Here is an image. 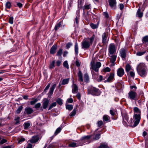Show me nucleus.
Listing matches in <instances>:
<instances>
[{
    "instance_id": "a878e982",
    "label": "nucleus",
    "mask_w": 148,
    "mask_h": 148,
    "mask_svg": "<svg viewBox=\"0 0 148 148\" xmlns=\"http://www.w3.org/2000/svg\"><path fill=\"white\" fill-rule=\"evenodd\" d=\"M90 4H85L84 7V10H89L90 8Z\"/></svg>"
},
{
    "instance_id": "ea45409f",
    "label": "nucleus",
    "mask_w": 148,
    "mask_h": 148,
    "mask_svg": "<svg viewBox=\"0 0 148 148\" xmlns=\"http://www.w3.org/2000/svg\"><path fill=\"white\" fill-rule=\"evenodd\" d=\"M5 6H6V8H8V9L10 8H11V3L9 1L7 2H6V3Z\"/></svg>"
},
{
    "instance_id": "0e129e2a",
    "label": "nucleus",
    "mask_w": 148,
    "mask_h": 148,
    "mask_svg": "<svg viewBox=\"0 0 148 148\" xmlns=\"http://www.w3.org/2000/svg\"><path fill=\"white\" fill-rule=\"evenodd\" d=\"M100 137V134H97L95 137V140H97L99 139Z\"/></svg>"
},
{
    "instance_id": "f3484780",
    "label": "nucleus",
    "mask_w": 148,
    "mask_h": 148,
    "mask_svg": "<svg viewBox=\"0 0 148 148\" xmlns=\"http://www.w3.org/2000/svg\"><path fill=\"white\" fill-rule=\"evenodd\" d=\"M39 138L37 136H33L32 139L29 140L30 142L32 143H34L37 142L39 140Z\"/></svg>"
},
{
    "instance_id": "7c9ffc66",
    "label": "nucleus",
    "mask_w": 148,
    "mask_h": 148,
    "mask_svg": "<svg viewBox=\"0 0 148 148\" xmlns=\"http://www.w3.org/2000/svg\"><path fill=\"white\" fill-rule=\"evenodd\" d=\"M30 124L29 122L25 123L24 124V127L25 129H27L30 126Z\"/></svg>"
},
{
    "instance_id": "9d476101",
    "label": "nucleus",
    "mask_w": 148,
    "mask_h": 148,
    "mask_svg": "<svg viewBox=\"0 0 148 148\" xmlns=\"http://www.w3.org/2000/svg\"><path fill=\"white\" fill-rule=\"evenodd\" d=\"M117 75L119 77H122L124 74V69L122 68H119L117 71Z\"/></svg>"
},
{
    "instance_id": "423d86ee",
    "label": "nucleus",
    "mask_w": 148,
    "mask_h": 148,
    "mask_svg": "<svg viewBox=\"0 0 148 148\" xmlns=\"http://www.w3.org/2000/svg\"><path fill=\"white\" fill-rule=\"evenodd\" d=\"M82 48L85 49H88L91 45L89 43L88 41L84 40L82 42Z\"/></svg>"
},
{
    "instance_id": "412c9836",
    "label": "nucleus",
    "mask_w": 148,
    "mask_h": 148,
    "mask_svg": "<svg viewBox=\"0 0 148 148\" xmlns=\"http://www.w3.org/2000/svg\"><path fill=\"white\" fill-rule=\"evenodd\" d=\"M78 91V87L75 84H73L72 86V92L73 93H76Z\"/></svg>"
},
{
    "instance_id": "c9c22d12",
    "label": "nucleus",
    "mask_w": 148,
    "mask_h": 148,
    "mask_svg": "<svg viewBox=\"0 0 148 148\" xmlns=\"http://www.w3.org/2000/svg\"><path fill=\"white\" fill-rule=\"evenodd\" d=\"M56 102L53 103L49 107V110H50L53 107L56 106Z\"/></svg>"
},
{
    "instance_id": "f8f14e48",
    "label": "nucleus",
    "mask_w": 148,
    "mask_h": 148,
    "mask_svg": "<svg viewBox=\"0 0 148 148\" xmlns=\"http://www.w3.org/2000/svg\"><path fill=\"white\" fill-rule=\"evenodd\" d=\"M123 125L125 126H127V123L126 121L128 123L129 122L128 121V116L126 114H123Z\"/></svg>"
},
{
    "instance_id": "69168bd1",
    "label": "nucleus",
    "mask_w": 148,
    "mask_h": 148,
    "mask_svg": "<svg viewBox=\"0 0 148 148\" xmlns=\"http://www.w3.org/2000/svg\"><path fill=\"white\" fill-rule=\"evenodd\" d=\"M61 63V62L59 60H58L56 62V65L58 66H59L60 65Z\"/></svg>"
},
{
    "instance_id": "bb28decb",
    "label": "nucleus",
    "mask_w": 148,
    "mask_h": 148,
    "mask_svg": "<svg viewBox=\"0 0 148 148\" xmlns=\"http://www.w3.org/2000/svg\"><path fill=\"white\" fill-rule=\"evenodd\" d=\"M106 39L107 37L106 34L105 33H104L102 35V42L103 44L106 43Z\"/></svg>"
},
{
    "instance_id": "58836bf2",
    "label": "nucleus",
    "mask_w": 148,
    "mask_h": 148,
    "mask_svg": "<svg viewBox=\"0 0 148 148\" xmlns=\"http://www.w3.org/2000/svg\"><path fill=\"white\" fill-rule=\"evenodd\" d=\"M134 114H139V109L137 107H134Z\"/></svg>"
},
{
    "instance_id": "dca6fc26",
    "label": "nucleus",
    "mask_w": 148,
    "mask_h": 148,
    "mask_svg": "<svg viewBox=\"0 0 148 148\" xmlns=\"http://www.w3.org/2000/svg\"><path fill=\"white\" fill-rule=\"evenodd\" d=\"M49 100L46 99H44L43 101V106L44 109H46L48 105Z\"/></svg>"
},
{
    "instance_id": "49530a36",
    "label": "nucleus",
    "mask_w": 148,
    "mask_h": 148,
    "mask_svg": "<svg viewBox=\"0 0 148 148\" xmlns=\"http://www.w3.org/2000/svg\"><path fill=\"white\" fill-rule=\"evenodd\" d=\"M38 101V100L36 98L35 99H33V100L30 101V104L31 105H33L36 103Z\"/></svg>"
},
{
    "instance_id": "1a4fd4ad",
    "label": "nucleus",
    "mask_w": 148,
    "mask_h": 148,
    "mask_svg": "<svg viewBox=\"0 0 148 148\" xmlns=\"http://www.w3.org/2000/svg\"><path fill=\"white\" fill-rule=\"evenodd\" d=\"M126 51V49L122 48L120 51V56L123 59H125V58Z\"/></svg>"
},
{
    "instance_id": "3c124183",
    "label": "nucleus",
    "mask_w": 148,
    "mask_h": 148,
    "mask_svg": "<svg viewBox=\"0 0 148 148\" xmlns=\"http://www.w3.org/2000/svg\"><path fill=\"white\" fill-rule=\"evenodd\" d=\"M9 22L11 24L13 23V17H11L9 18Z\"/></svg>"
},
{
    "instance_id": "72a5a7b5",
    "label": "nucleus",
    "mask_w": 148,
    "mask_h": 148,
    "mask_svg": "<svg viewBox=\"0 0 148 148\" xmlns=\"http://www.w3.org/2000/svg\"><path fill=\"white\" fill-rule=\"evenodd\" d=\"M63 66L64 67L69 69V65H68L67 61H65L63 63Z\"/></svg>"
},
{
    "instance_id": "4c0bfd02",
    "label": "nucleus",
    "mask_w": 148,
    "mask_h": 148,
    "mask_svg": "<svg viewBox=\"0 0 148 148\" xmlns=\"http://www.w3.org/2000/svg\"><path fill=\"white\" fill-rule=\"evenodd\" d=\"M66 108L69 110H71L73 108V106L71 105H67L66 106Z\"/></svg>"
},
{
    "instance_id": "bf43d9fd",
    "label": "nucleus",
    "mask_w": 148,
    "mask_h": 148,
    "mask_svg": "<svg viewBox=\"0 0 148 148\" xmlns=\"http://www.w3.org/2000/svg\"><path fill=\"white\" fill-rule=\"evenodd\" d=\"M103 15L106 18H108L109 17L108 14L106 12H104L103 13Z\"/></svg>"
},
{
    "instance_id": "052dcab7",
    "label": "nucleus",
    "mask_w": 148,
    "mask_h": 148,
    "mask_svg": "<svg viewBox=\"0 0 148 148\" xmlns=\"http://www.w3.org/2000/svg\"><path fill=\"white\" fill-rule=\"evenodd\" d=\"M119 7L120 9L121 10H122L124 8V6L123 4L121 3L120 4H119Z\"/></svg>"
},
{
    "instance_id": "338daca9",
    "label": "nucleus",
    "mask_w": 148,
    "mask_h": 148,
    "mask_svg": "<svg viewBox=\"0 0 148 148\" xmlns=\"http://www.w3.org/2000/svg\"><path fill=\"white\" fill-rule=\"evenodd\" d=\"M67 101L69 103H72L73 102V99L71 98H69L68 99Z\"/></svg>"
},
{
    "instance_id": "5fc2aeb1",
    "label": "nucleus",
    "mask_w": 148,
    "mask_h": 148,
    "mask_svg": "<svg viewBox=\"0 0 148 148\" xmlns=\"http://www.w3.org/2000/svg\"><path fill=\"white\" fill-rule=\"evenodd\" d=\"M25 140V139L24 138L21 137L19 139L18 141V143L19 144H21L22 142L24 141Z\"/></svg>"
},
{
    "instance_id": "13d9d810",
    "label": "nucleus",
    "mask_w": 148,
    "mask_h": 148,
    "mask_svg": "<svg viewBox=\"0 0 148 148\" xmlns=\"http://www.w3.org/2000/svg\"><path fill=\"white\" fill-rule=\"evenodd\" d=\"M97 124L98 126L100 127L103 124V122L101 121H99L98 122Z\"/></svg>"
},
{
    "instance_id": "393cba45",
    "label": "nucleus",
    "mask_w": 148,
    "mask_h": 148,
    "mask_svg": "<svg viewBox=\"0 0 148 148\" xmlns=\"http://www.w3.org/2000/svg\"><path fill=\"white\" fill-rule=\"evenodd\" d=\"M23 109L22 106L19 107L18 109L16 111V113L17 114H19Z\"/></svg>"
},
{
    "instance_id": "c756f323",
    "label": "nucleus",
    "mask_w": 148,
    "mask_h": 148,
    "mask_svg": "<svg viewBox=\"0 0 148 148\" xmlns=\"http://www.w3.org/2000/svg\"><path fill=\"white\" fill-rule=\"evenodd\" d=\"M61 130V128L60 127H58L56 130L55 132L54 135V136H56L60 132Z\"/></svg>"
},
{
    "instance_id": "ddd939ff",
    "label": "nucleus",
    "mask_w": 148,
    "mask_h": 148,
    "mask_svg": "<svg viewBox=\"0 0 148 148\" xmlns=\"http://www.w3.org/2000/svg\"><path fill=\"white\" fill-rule=\"evenodd\" d=\"M114 73H111L110 74L107 80L105 81V82H111L114 79Z\"/></svg>"
},
{
    "instance_id": "4468645a",
    "label": "nucleus",
    "mask_w": 148,
    "mask_h": 148,
    "mask_svg": "<svg viewBox=\"0 0 148 148\" xmlns=\"http://www.w3.org/2000/svg\"><path fill=\"white\" fill-rule=\"evenodd\" d=\"M56 86V84H54L50 88L49 91L48 92V96H51L53 94L54 89Z\"/></svg>"
},
{
    "instance_id": "b1692460",
    "label": "nucleus",
    "mask_w": 148,
    "mask_h": 148,
    "mask_svg": "<svg viewBox=\"0 0 148 148\" xmlns=\"http://www.w3.org/2000/svg\"><path fill=\"white\" fill-rule=\"evenodd\" d=\"M74 50L75 54L77 55L78 53V47L77 42H76L75 45Z\"/></svg>"
},
{
    "instance_id": "f257e3e1",
    "label": "nucleus",
    "mask_w": 148,
    "mask_h": 148,
    "mask_svg": "<svg viewBox=\"0 0 148 148\" xmlns=\"http://www.w3.org/2000/svg\"><path fill=\"white\" fill-rule=\"evenodd\" d=\"M148 69L144 63L139 64V75L142 77H145L147 74Z\"/></svg>"
},
{
    "instance_id": "473e14b6",
    "label": "nucleus",
    "mask_w": 148,
    "mask_h": 148,
    "mask_svg": "<svg viewBox=\"0 0 148 148\" xmlns=\"http://www.w3.org/2000/svg\"><path fill=\"white\" fill-rule=\"evenodd\" d=\"M69 79H64L62 82V84L64 85L67 84L69 81Z\"/></svg>"
},
{
    "instance_id": "603ef678",
    "label": "nucleus",
    "mask_w": 148,
    "mask_h": 148,
    "mask_svg": "<svg viewBox=\"0 0 148 148\" xmlns=\"http://www.w3.org/2000/svg\"><path fill=\"white\" fill-rule=\"evenodd\" d=\"M147 52V50H145L143 51H139V56L143 55Z\"/></svg>"
},
{
    "instance_id": "37998d69",
    "label": "nucleus",
    "mask_w": 148,
    "mask_h": 148,
    "mask_svg": "<svg viewBox=\"0 0 148 148\" xmlns=\"http://www.w3.org/2000/svg\"><path fill=\"white\" fill-rule=\"evenodd\" d=\"M56 102L57 103L60 105H62L63 103L62 100L60 98H58Z\"/></svg>"
},
{
    "instance_id": "9b49d317",
    "label": "nucleus",
    "mask_w": 148,
    "mask_h": 148,
    "mask_svg": "<svg viewBox=\"0 0 148 148\" xmlns=\"http://www.w3.org/2000/svg\"><path fill=\"white\" fill-rule=\"evenodd\" d=\"M129 97L131 99H134L136 95V92L133 91H130L128 94Z\"/></svg>"
},
{
    "instance_id": "c03bdc74",
    "label": "nucleus",
    "mask_w": 148,
    "mask_h": 148,
    "mask_svg": "<svg viewBox=\"0 0 148 148\" xmlns=\"http://www.w3.org/2000/svg\"><path fill=\"white\" fill-rule=\"evenodd\" d=\"M73 44L71 42H69L66 45V47L67 49H69L72 46Z\"/></svg>"
},
{
    "instance_id": "79ce46f5",
    "label": "nucleus",
    "mask_w": 148,
    "mask_h": 148,
    "mask_svg": "<svg viewBox=\"0 0 148 148\" xmlns=\"http://www.w3.org/2000/svg\"><path fill=\"white\" fill-rule=\"evenodd\" d=\"M103 120L104 121H107L109 120V117L107 115H104L103 116Z\"/></svg>"
},
{
    "instance_id": "de8ad7c7",
    "label": "nucleus",
    "mask_w": 148,
    "mask_h": 148,
    "mask_svg": "<svg viewBox=\"0 0 148 148\" xmlns=\"http://www.w3.org/2000/svg\"><path fill=\"white\" fill-rule=\"evenodd\" d=\"M142 41L143 42H148V36H145L143 38Z\"/></svg>"
},
{
    "instance_id": "6e6d98bb",
    "label": "nucleus",
    "mask_w": 148,
    "mask_h": 148,
    "mask_svg": "<svg viewBox=\"0 0 148 148\" xmlns=\"http://www.w3.org/2000/svg\"><path fill=\"white\" fill-rule=\"evenodd\" d=\"M7 142V140L4 139H2L0 142V144H3V143L6 142Z\"/></svg>"
},
{
    "instance_id": "cd10ccee",
    "label": "nucleus",
    "mask_w": 148,
    "mask_h": 148,
    "mask_svg": "<svg viewBox=\"0 0 148 148\" xmlns=\"http://www.w3.org/2000/svg\"><path fill=\"white\" fill-rule=\"evenodd\" d=\"M62 22H60L57 23L56 25H55L54 29L56 31L58 29H59L60 27L61 26V25Z\"/></svg>"
},
{
    "instance_id": "6ab92c4d",
    "label": "nucleus",
    "mask_w": 148,
    "mask_h": 148,
    "mask_svg": "<svg viewBox=\"0 0 148 148\" xmlns=\"http://www.w3.org/2000/svg\"><path fill=\"white\" fill-rule=\"evenodd\" d=\"M109 56L110 57V62H115L116 58V56L114 54L112 55H109Z\"/></svg>"
},
{
    "instance_id": "e433bc0d",
    "label": "nucleus",
    "mask_w": 148,
    "mask_h": 148,
    "mask_svg": "<svg viewBox=\"0 0 148 148\" xmlns=\"http://www.w3.org/2000/svg\"><path fill=\"white\" fill-rule=\"evenodd\" d=\"M62 53V49H60L58 51L57 56H60Z\"/></svg>"
},
{
    "instance_id": "aec40b11",
    "label": "nucleus",
    "mask_w": 148,
    "mask_h": 148,
    "mask_svg": "<svg viewBox=\"0 0 148 148\" xmlns=\"http://www.w3.org/2000/svg\"><path fill=\"white\" fill-rule=\"evenodd\" d=\"M57 47L56 45H53L50 49V53L51 54H53L56 51Z\"/></svg>"
},
{
    "instance_id": "5701e85b",
    "label": "nucleus",
    "mask_w": 148,
    "mask_h": 148,
    "mask_svg": "<svg viewBox=\"0 0 148 148\" xmlns=\"http://www.w3.org/2000/svg\"><path fill=\"white\" fill-rule=\"evenodd\" d=\"M82 144H79V143L78 144H76L74 142H73L69 144V146L70 147H74L79 146H82Z\"/></svg>"
},
{
    "instance_id": "8fccbe9b",
    "label": "nucleus",
    "mask_w": 148,
    "mask_h": 148,
    "mask_svg": "<svg viewBox=\"0 0 148 148\" xmlns=\"http://www.w3.org/2000/svg\"><path fill=\"white\" fill-rule=\"evenodd\" d=\"M55 61H53L50 64L49 68L50 69H52L54 68V67Z\"/></svg>"
},
{
    "instance_id": "e2e57ef3",
    "label": "nucleus",
    "mask_w": 148,
    "mask_h": 148,
    "mask_svg": "<svg viewBox=\"0 0 148 148\" xmlns=\"http://www.w3.org/2000/svg\"><path fill=\"white\" fill-rule=\"evenodd\" d=\"M103 76L101 75H100L99 76V79H98V82H101L103 80Z\"/></svg>"
},
{
    "instance_id": "f704fd0d",
    "label": "nucleus",
    "mask_w": 148,
    "mask_h": 148,
    "mask_svg": "<svg viewBox=\"0 0 148 148\" xmlns=\"http://www.w3.org/2000/svg\"><path fill=\"white\" fill-rule=\"evenodd\" d=\"M20 117L19 116H16L15 117L14 120L16 121L15 124H19V122Z\"/></svg>"
},
{
    "instance_id": "680f3d73",
    "label": "nucleus",
    "mask_w": 148,
    "mask_h": 148,
    "mask_svg": "<svg viewBox=\"0 0 148 148\" xmlns=\"http://www.w3.org/2000/svg\"><path fill=\"white\" fill-rule=\"evenodd\" d=\"M50 86V84H49L45 88L44 90V91H46V90H47L49 88Z\"/></svg>"
},
{
    "instance_id": "39448f33",
    "label": "nucleus",
    "mask_w": 148,
    "mask_h": 148,
    "mask_svg": "<svg viewBox=\"0 0 148 148\" xmlns=\"http://www.w3.org/2000/svg\"><path fill=\"white\" fill-rule=\"evenodd\" d=\"M90 137L91 136H84L79 140V144H82V145L88 142V140Z\"/></svg>"
},
{
    "instance_id": "2eb2a0df",
    "label": "nucleus",
    "mask_w": 148,
    "mask_h": 148,
    "mask_svg": "<svg viewBox=\"0 0 148 148\" xmlns=\"http://www.w3.org/2000/svg\"><path fill=\"white\" fill-rule=\"evenodd\" d=\"M109 2L110 6L112 8H115L116 4V0H109Z\"/></svg>"
},
{
    "instance_id": "20e7f679",
    "label": "nucleus",
    "mask_w": 148,
    "mask_h": 148,
    "mask_svg": "<svg viewBox=\"0 0 148 148\" xmlns=\"http://www.w3.org/2000/svg\"><path fill=\"white\" fill-rule=\"evenodd\" d=\"M88 94H91L93 95L98 96L100 95V92L99 90L94 87L88 88Z\"/></svg>"
},
{
    "instance_id": "a18cd8bd",
    "label": "nucleus",
    "mask_w": 148,
    "mask_h": 148,
    "mask_svg": "<svg viewBox=\"0 0 148 148\" xmlns=\"http://www.w3.org/2000/svg\"><path fill=\"white\" fill-rule=\"evenodd\" d=\"M110 69L108 67L105 68L103 69V71L105 72H110Z\"/></svg>"
},
{
    "instance_id": "a211bd4d",
    "label": "nucleus",
    "mask_w": 148,
    "mask_h": 148,
    "mask_svg": "<svg viewBox=\"0 0 148 148\" xmlns=\"http://www.w3.org/2000/svg\"><path fill=\"white\" fill-rule=\"evenodd\" d=\"M77 76L78 77V80L80 82H83V79L82 76V74L81 71H79L77 73Z\"/></svg>"
},
{
    "instance_id": "0eeeda50",
    "label": "nucleus",
    "mask_w": 148,
    "mask_h": 148,
    "mask_svg": "<svg viewBox=\"0 0 148 148\" xmlns=\"http://www.w3.org/2000/svg\"><path fill=\"white\" fill-rule=\"evenodd\" d=\"M109 55H112L116 52V49L115 45L113 44H111L109 47Z\"/></svg>"
},
{
    "instance_id": "7ed1b4c3",
    "label": "nucleus",
    "mask_w": 148,
    "mask_h": 148,
    "mask_svg": "<svg viewBox=\"0 0 148 148\" xmlns=\"http://www.w3.org/2000/svg\"><path fill=\"white\" fill-rule=\"evenodd\" d=\"M101 66V64L99 62H97L96 63L94 62L91 63L90 69L91 73L92 75L94 74V72L92 70L95 71L96 72H98L99 68Z\"/></svg>"
},
{
    "instance_id": "774afa93",
    "label": "nucleus",
    "mask_w": 148,
    "mask_h": 148,
    "mask_svg": "<svg viewBox=\"0 0 148 148\" xmlns=\"http://www.w3.org/2000/svg\"><path fill=\"white\" fill-rule=\"evenodd\" d=\"M17 5L20 8H21L23 6V5L20 3H17Z\"/></svg>"
},
{
    "instance_id": "2f4dec72",
    "label": "nucleus",
    "mask_w": 148,
    "mask_h": 148,
    "mask_svg": "<svg viewBox=\"0 0 148 148\" xmlns=\"http://www.w3.org/2000/svg\"><path fill=\"white\" fill-rule=\"evenodd\" d=\"M131 69L130 66L128 64H127L125 67V70L128 73Z\"/></svg>"
},
{
    "instance_id": "c85d7f7f",
    "label": "nucleus",
    "mask_w": 148,
    "mask_h": 148,
    "mask_svg": "<svg viewBox=\"0 0 148 148\" xmlns=\"http://www.w3.org/2000/svg\"><path fill=\"white\" fill-rule=\"evenodd\" d=\"M84 76L85 81L87 82H88L89 81V77L88 74L85 73Z\"/></svg>"
},
{
    "instance_id": "a19ab883",
    "label": "nucleus",
    "mask_w": 148,
    "mask_h": 148,
    "mask_svg": "<svg viewBox=\"0 0 148 148\" xmlns=\"http://www.w3.org/2000/svg\"><path fill=\"white\" fill-rule=\"evenodd\" d=\"M76 114V110L75 109H73L70 115V117H72L75 116Z\"/></svg>"
},
{
    "instance_id": "09e8293b",
    "label": "nucleus",
    "mask_w": 148,
    "mask_h": 148,
    "mask_svg": "<svg viewBox=\"0 0 148 148\" xmlns=\"http://www.w3.org/2000/svg\"><path fill=\"white\" fill-rule=\"evenodd\" d=\"M91 27L93 29H95L97 28L98 26L95 24H94L93 23H91L90 25Z\"/></svg>"
},
{
    "instance_id": "864d4df0",
    "label": "nucleus",
    "mask_w": 148,
    "mask_h": 148,
    "mask_svg": "<svg viewBox=\"0 0 148 148\" xmlns=\"http://www.w3.org/2000/svg\"><path fill=\"white\" fill-rule=\"evenodd\" d=\"M41 105L40 103H39L36 104L34 106V108H38L40 107Z\"/></svg>"
},
{
    "instance_id": "f03ea898",
    "label": "nucleus",
    "mask_w": 148,
    "mask_h": 148,
    "mask_svg": "<svg viewBox=\"0 0 148 148\" xmlns=\"http://www.w3.org/2000/svg\"><path fill=\"white\" fill-rule=\"evenodd\" d=\"M133 119V120L131 118L128 122L130 125L132 127L136 126L139 123V114H134Z\"/></svg>"
},
{
    "instance_id": "4d7b16f0",
    "label": "nucleus",
    "mask_w": 148,
    "mask_h": 148,
    "mask_svg": "<svg viewBox=\"0 0 148 148\" xmlns=\"http://www.w3.org/2000/svg\"><path fill=\"white\" fill-rule=\"evenodd\" d=\"M141 95V99H143V100H144V95L143 92L142 91H140V93H139V96Z\"/></svg>"
},
{
    "instance_id": "6e6552de",
    "label": "nucleus",
    "mask_w": 148,
    "mask_h": 148,
    "mask_svg": "<svg viewBox=\"0 0 148 148\" xmlns=\"http://www.w3.org/2000/svg\"><path fill=\"white\" fill-rule=\"evenodd\" d=\"M33 112V109L29 107H27L25 108L24 114L29 115L32 114Z\"/></svg>"
},
{
    "instance_id": "4be33fe9",
    "label": "nucleus",
    "mask_w": 148,
    "mask_h": 148,
    "mask_svg": "<svg viewBox=\"0 0 148 148\" xmlns=\"http://www.w3.org/2000/svg\"><path fill=\"white\" fill-rule=\"evenodd\" d=\"M95 38V35L94 34H93L91 37L90 38H88L87 39V41H88L89 43L91 45L94 40Z\"/></svg>"
}]
</instances>
